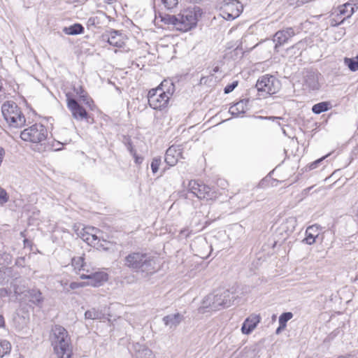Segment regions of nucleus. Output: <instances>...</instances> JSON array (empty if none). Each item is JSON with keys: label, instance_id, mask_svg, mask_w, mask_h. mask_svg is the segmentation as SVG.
<instances>
[{"label": "nucleus", "instance_id": "obj_1", "mask_svg": "<svg viewBox=\"0 0 358 358\" xmlns=\"http://www.w3.org/2000/svg\"><path fill=\"white\" fill-rule=\"evenodd\" d=\"M124 266L131 271L140 273L144 276L156 271V262L153 256L142 252H132L124 259Z\"/></svg>", "mask_w": 358, "mask_h": 358}, {"label": "nucleus", "instance_id": "obj_2", "mask_svg": "<svg viewBox=\"0 0 358 358\" xmlns=\"http://www.w3.org/2000/svg\"><path fill=\"white\" fill-rule=\"evenodd\" d=\"M201 13V10L198 6L188 8L177 15L170 16L169 22L174 25L176 29L185 32L196 27Z\"/></svg>", "mask_w": 358, "mask_h": 358}, {"label": "nucleus", "instance_id": "obj_3", "mask_svg": "<svg viewBox=\"0 0 358 358\" xmlns=\"http://www.w3.org/2000/svg\"><path fill=\"white\" fill-rule=\"evenodd\" d=\"M235 296L229 289L217 290L206 296L203 300V308H210L211 310L229 307Z\"/></svg>", "mask_w": 358, "mask_h": 358}, {"label": "nucleus", "instance_id": "obj_4", "mask_svg": "<svg viewBox=\"0 0 358 358\" xmlns=\"http://www.w3.org/2000/svg\"><path fill=\"white\" fill-rule=\"evenodd\" d=\"M50 339L54 350L58 355L72 352L70 346V338L67 331L63 327L60 325L54 326L52 329Z\"/></svg>", "mask_w": 358, "mask_h": 358}, {"label": "nucleus", "instance_id": "obj_5", "mask_svg": "<svg viewBox=\"0 0 358 358\" xmlns=\"http://www.w3.org/2000/svg\"><path fill=\"white\" fill-rule=\"evenodd\" d=\"M5 120L13 127H21L25 124V117L15 102L6 101L1 106Z\"/></svg>", "mask_w": 358, "mask_h": 358}, {"label": "nucleus", "instance_id": "obj_6", "mask_svg": "<svg viewBox=\"0 0 358 358\" xmlns=\"http://www.w3.org/2000/svg\"><path fill=\"white\" fill-rule=\"evenodd\" d=\"M48 136V130L42 124H34L24 129L20 134V138L24 141L39 143L45 141Z\"/></svg>", "mask_w": 358, "mask_h": 358}, {"label": "nucleus", "instance_id": "obj_7", "mask_svg": "<svg viewBox=\"0 0 358 358\" xmlns=\"http://www.w3.org/2000/svg\"><path fill=\"white\" fill-rule=\"evenodd\" d=\"M170 92H165L162 88L152 89L148 94V103L155 110H162L168 105Z\"/></svg>", "mask_w": 358, "mask_h": 358}, {"label": "nucleus", "instance_id": "obj_8", "mask_svg": "<svg viewBox=\"0 0 358 358\" xmlns=\"http://www.w3.org/2000/svg\"><path fill=\"white\" fill-rule=\"evenodd\" d=\"M243 8L238 0H223L220 3V15L227 20H233L241 15Z\"/></svg>", "mask_w": 358, "mask_h": 358}, {"label": "nucleus", "instance_id": "obj_9", "mask_svg": "<svg viewBox=\"0 0 358 358\" xmlns=\"http://www.w3.org/2000/svg\"><path fill=\"white\" fill-rule=\"evenodd\" d=\"M255 87L259 93L271 95L278 92L280 82L274 76L267 74L259 78Z\"/></svg>", "mask_w": 358, "mask_h": 358}, {"label": "nucleus", "instance_id": "obj_10", "mask_svg": "<svg viewBox=\"0 0 358 358\" xmlns=\"http://www.w3.org/2000/svg\"><path fill=\"white\" fill-rule=\"evenodd\" d=\"M188 188L199 199L211 200L215 196V192L209 186L196 180L189 181Z\"/></svg>", "mask_w": 358, "mask_h": 358}, {"label": "nucleus", "instance_id": "obj_11", "mask_svg": "<svg viewBox=\"0 0 358 358\" xmlns=\"http://www.w3.org/2000/svg\"><path fill=\"white\" fill-rule=\"evenodd\" d=\"M103 38L113 46L122 48L125 45V36L118 30L110 29L103 34Z\"/></svg>", "mask_w": 358, "mask_h": 358}, {"label": "nucleus", "instance_id": "obj_12", "mask_svg": "<svg viewBox=\"0 0 358 358\" xmlns=\"http://www.w3.org/2000/svg\"><path fill=\"white\" fill-rule=\"evenodd\" d=\"M66 97L67 107L71 112L73 117L78 120L87 118L88 114L86 110L75 99L70 97L69 94H66Z\"/></svg>", "mask_w": 358, "mask_h": 358}, {"label": "nucleus", "instance_id": "obj_13", "mask_svg": "<svg viewBox=\"0 0 358 358\" xmlns=\"http://www.w3.org/2000/svg\"><path fill=\"white\" fill-rule=\"evenodd\" d=\"M81 279H87V285L92 287H99L108 279V275L103 271L95 272L90 275L82 274Z\"/></svg>", "mask_w": 358, "mask_h": 358}, {"label": "nucleus", "instance_id": "obj_14", "mask_svg": "<svg viewBox=\"0 0 358 358\" xmlns=\"http://www.w3.org/2000/svg\"><path fill=\"white\" fill-rule=\"evenodd\" d=\"M295 35V32L292 27H287L285 29L277 31L274 35L273 41L275 42V48L282 45L287 43L289 39Z\"/></svg>", "mask_w": 358, "mask_h": 358}, {"label": "nucleus", "instance_id": "obj_15", "mask_svg": "<svg viewBox=\"0 0 358 358\" xmlns=\"http://www.w3.org/2000/svg\"><path fill=\"white\" fill-rule=\"evenodd\" d=\"M181 154L182 149L180 145H172L167 149L164 160L169 166H173L178 162Z\"/></svg>", "mask_w": 358, "mask_h": 358}, {"label": "nucleus", "instance_id": "obj_16", "mask_svg": "<svg viewBox=\"0 0 358 358\" xmlns=\"http://www.w3.org/2000/svg\"><path fill=\"white\" fill-rule=\"evenodd\" d=\"M320 74L317 72L308 71L304 76L305 85L310 90H317L320 88L319 77Z\"/></svg>", "mask_w": 358, "mask_h": 358}, {"label": "nucleus", "instance_id": "obj_17", "mask_svg": "<svg viewBox=\"0 0 358 358\" xmlns=\"http://www.w3.org/2000/svg\"><path fill=\"white\" fill-rule=\"evenodd\" d=\"M184 319L185 317L182 314L176 313L164 316L162 321L166 327L170 329H175Z\"/></svg>", "mask_w": 358, "mask_h": 358}, {"label": "nucleus", "instance_id": "obj_18", "mask_svg": "<svg viewBox=\"0 0 358 358\" xmlns=\"http://www.w3.org/2000/svg\"><path fill=\"white\" fill-rule=\"evenodd\" d=\"M260 322L259 315H252L248 317L242 324L241 331L243 334H250L257 327V324Z\"/></svg>", "mask_w": 358, "mask_h": 358}, {"label": "nucleus", "instance_id": "obj_19", "mask_svg": "<svg viewBox=\"0 0 358 358\" xmlns=\"http://www.w3.org/2000/svg\"><path fill=\"white\" fill-rule=\"evenodd\" d=\"M134 350L136 358H155L152 351L143 345L137 343L134 345Z\"/></svg>", "mask_w": 358, "mask_h": 358}, {"label": "nucleus", "instance_id": "obj_20", "mask_svg": "<svg viewBox=\"0 0 358 358\" xmlns=\"http://www.w3.org/2000/svg\"><path fill=\"white\" fill-rule=\"evenodd\" d=\"M25 296L28 298L29 301L37 306H41L43 302V297L42 293L39 289H31L27 290Z\"/></svg>", "mask_w": 358, "mask_h": 358}, {"label": "nucleus", "instance_id": "obj_21", "mask_svg": "<svg viewBox=\"0 0 358 358\" xmlns=\"http://www.w3.org/2000/svg\"><path fill=\"white\" fill-rule=\"evenodd\" d=\"M319 226L314 224L308 227L306 231V238L303 240L308 245H312L315 242V238L319 235Z\"/></svg>", "mask_w": 358, "mask_h": 358}, {"label": "nucleus", "instance_id": "obj_22", "mask_svg": "<svg viewBox=\"0 0 358 358\" xmlns=\"http://www.w3.org/2000/svg\"><path fill=\"white\" fill-rule=\"evenodd\" d=\"M249 102L248 99H242L236 103L229 108V113L233 116H238L240 114H243L247 110V105Z\"/></svg>", "mask_w": 358, "mask_h": 358}, {"label": "nucleus", "instance_id": "obj_23", "mask_svg": "<svg viewBox=\"0 0 358 358\" xmlns=\"http://www.w3.org/2000/svg\"><path fill=\"white\" fill-rule=\"evenodd\" d=\"M358 8V3H345L338 7L340 15H344V18L350 17Z\"/></svg>", "mask_w": 358, "mask_h": 358}, {"label": "nucleus", "instance_id": "obj_24", "mask_svg": "<svg viewBox=\"0 0 358 358\" xmlns=\"http://www.w3.org/2000/svg\"><path fill=\"white\" fill-rule=\"evenodd\" d=\"M63 31L68 35H78L84 32V27L81 24L76 23L63 29Z\"/></svg>", "mask_w": 358, "mask_h": 358}, {"label": "nucleus", "instance_id": "obj_25", "mask_svg": "<svg viewBox=\"0 0 358 358\" xmlns=\"http://www.w3.org/2000/svg\"><path fill=\"white\" fill-rule=\"evenodd\" d=\"M85 318L87 320H102L104 318V314L95 308H92L85 313Z\"/></svg>", "mask_w": 358, "mask_h": 358}, {"label": "nucleus", "instance_id": "obj_26", "mask_svg": "<svg viewBox=\"0 0 358 358\" xmlns=\"http://www.w3.org/2000/svg\"><path fill=\"white\" fill-rule=\"evenodd\" d=\"M330 108V103L327 101L320 102L312 107V111L315 114H320L327 111Z\"/></svg>", "mask_w": 358, "mask_h": 358}, {"label": "nucleus", "instance_id": "obj_27", "mask_svg": "<svg viewBox=\"0 0 358 358\" xmlns=\"http://www.w3.org/2000/svg\"><path fill=\"white\" fill-rule=\"evenodd\" d=\"M344 64L353 72L358 71V55L352 58L345 57Z\"/></svg>", "mask_w": 358, "mask_h": 358}, {"label": "nucleus", "instance_id": "obj_28", "mask_svg": "<svg viewBox=\"0 0 358 358\" xmlns=\"http://www.w3.org/2000/svg\"><path fill=\"white\" fill-rule=\"evenodd\" d=\"M11 350V344L6 340H0V358L8 355Z\"/></svg>", "mask_w": 358, "mask_h": 358}, {"label": "nucleus", "instance_id": "obj_29", "mask_svg": "<svg viewBox=\"0 0 358 358\" xmlns=\"http://www.w3.org/2000/svg\"><path fill=\"white\" fill-rule=\"evenodd\" d=\"M296 226V220L294 217H289L282 225L285 231L292 233L294 231Z\"/></svg>", "mask_w": 358, "mask_h": 358}, {"label": "nucleus", "instance_id": "obj_30", "mask_svg": "<svg viewBox=\"0 0 358 358\" xmlns=\"http://www.w3.org/2000/svg\"><path fill=\"white\" fill-rule=\"evenodd\" d=\"M71 264L75 270H84L85 259L83 257H73L71 259Z\"/></svg>", "mask_w": 358, "mask_h": 358}, {"label": "nucleus", "instance_id": "obj_31", "mask_svg": "<svg viewBox=\"0 0 358 358\" xmlns=\"http://www.w3.org/2000/svg\"><path fill=\"white\" fill-rule=\"evenodd\" d=\"M101 17L105 18L106 15L103 13H100V16L91 17L87 20V27H97L101 23Z\"/></svg>", "mask_w": 358, "mask_h": 358}, {"label": "nucleus", "instance_id": "obj_32", "mask_svg": "<svg viewBox=\"0 0 358 358\" xmlns=\"http://www.w3.org/2000/svg\"><path fill=\"white\" fill-rule=\"evenodd\" d=\"M293 317V314L291 312H285L280 315L279 317V324L281 327H286L287 322L291 320Z\"/></svg>", "mask_w": 358, "mask_h": 358}, {"label": "nucleus", "instance_id": "obj_33", "mask_svg": "<svg viewBox=\"0 0 358 358\" xmlns=\"http://www.w3.org/2000/svg\"><path fill=\"white\" fill-rule=\"evenodd\" d=\"M161 2L167 10H171L177 6L179 0H161Z\"/></svg>", "mask_w": 358, "mask_h": 358}, {"label": "nucleus", "instance_id": "obj_34", "mask_svg": "<svg viewBox=\"0 0 358 358\" xmlns=\"http://www.w3.org/2000/svg\"><path fill=\"white\" fill-rule=\"evenodd\" d=\"M161 162L160 157H155L152 159L150 166L153 173H156L158 171Z\"/></svg>", "mask_w": 358, "mask_h": 358}, {"label": "nucleus", "instance_id": "obj_35", "mask_svg": "<svg viewBox=\"0 0 358 358\" xmlns=\"http://www.w3.org/2000/svg\"><path fill=\"white\" fill-rule=\"evenodd\" d=\"M9 200V196L6 191L0 187V205L3 206L6 203H7Z\"/></svg>", "mask_w": 358, "mask_h": 358}, {"label": "nucleus", "instance_id": "obj_36", "mask_svg": "<svg viewBox=\"0 0 358 358\" xmlns=\"http://www.w3.org/2000/svg\"><path fill=\"white\" fill-rule=\"evenodd\" d=\"M325 157H326V156L321 157L320 159H318L315 160V162L310 163L306 167V169H308L309 171H310V170H313V169H316L318 166L319 164H320L324 160V159Z\"/></svg>", "mask_w": 358, "mask_h": 358}, {"label": "nucleus", "instance_id": "obj_37", "mask_svg": "<svg viewBox=\"0 0 358 358\" xmlns=\"http://www.w3.org/2000/svg\"><path fill=\"white\" fill-rule=\"evenodd\" d=\"M238 85V81H234L233 83L227 85L224 89V92L225 94H229Z\"/></svg>", "mask_w": 358, "mask_h": 358}, {"label": "nucleus", "instance_id": "obj_38", "mask_svg": "<svg viewBox=\"0 0 358 358\" xmlns=\"http://www.w3.org/2000/svg\"><path fill=\"white\" fill-rule=\"evenodd\" d=\"M126 146H127V150H129V152H130V154L131 155H135V154L136 153V150L133 148V145H132V143H131V141L129 138L127 139V143H126Z\"/></svg>", "mask_w": 358, "mask_h": 358}, {"label": "nucleus", "instance_id": "obj_39", "mask_svg": "<svg viewBox=\"0 0 358 358\" xmlns=\"http://www.w3.org/2000/svg\"><path fill=\"white\" fill-rule=\"evenodd\" d=\"M5 90L3 86L2 80L0 78V102L5 98Z\"/></svg>", "mask_w": 358, "mask_h": 358}, {"label": "nucleus", "instance_id": "obj_40", "mask_svg": "<svg viewBox=\"0 0 358 358\" xmlns=\"http://www.w3.org/2000/svg\"><path fill=\"white\" fill-rule=\"evenodd\" d=\"M86 105L90 106L91 103L93 102V101L88 98V96L85 94L84 95H80V98Z\"/></svg>", "mask_w": 358, "mask_h": 358}, {"label": "nucleus", "instance_id": "obj_41", "mask_svg": "<svg viewBox=\"0 0 358 358\" xmlns=\"http://www.w3.org/2000/svg\"><path fill=\"white\" fill-rule=\"evenodd\" d=\"M6 282V271L0 269V284L3 285Z\"/></svg>", "mask_w": 358, "mask_h": 358}, {"label": "nucleus", "instance_id": "obj_42", "mask_svg": "<svg viewBox=\"0 0 358 358\" xmlns=\"http://www.w3.org/2000/svg\"><path fill=\"white\" fill-rule=\"evenodd\" d=\"M15 264L18 266H22V267L24 266L25 257H22L17 258V259L16 260Z\"/></svg>", "mask_w": 358, "mask_h": 358}, {"label": "nucleus", "instance_id": "obj_43", "mask_svg": "<svg viewBox=\"0 0 358 358\" xmlns=\"http://www.w3.org/2000/svg\"><path fill=\"white\" fill-rule=\"evenodd\" d=\"M73 90L78 95H79L80 97V95H84L85 94L84 89L81 86H80L77 88L74 87Z\"/></svg>", "mask_w": 358, "mask_h": 358}, {"label": "nucleus", "instance_id": "obj_44", "mask_svg": "<svg viewBox=\"0 0 358 358\" xmlns=\"http://www.w3.org/2000/svg\"><path fill=\"white\" fill-rule=\"evenodd\" d=\"M10 294V292L6 288L0 289V298L7 296Z\"/></svg>", "mask_w": 358, "mask_h": 358}, {"label": "nucleus", "instance_id": "obj_45", "mask_svg": "<svg viewBox=\"0 0 358 358\" xmlns=\"http://www.w3.org/2000/svg\"><path fill=\"white\" fill-rule=\"evenodd\" d=\"M132 156L134 158V162L136 164H141L143 162V157L138 156L136 153L135 154V155H132Z\"/></svg>", "mask_w": 358, "mask_h": 358}, {"label": "nucleus", "instance_id": "obj_46", "mask_svg": "<svg viewBox=\"0 0 358 358\" xmlns=\"http://www.w3.org/2000/svg\"><path fill=\"white\" fill-rule=\"evenodd\" d=\"M83 284L80 283V282H73L70 284V287L73 289L78 288L80 287H83Z\"/></svg>", "mask_w": 358, "mask_h": 358}, {"label": "nucleus", "instance_id": "obj_47", "mask_svg": "<svg viewBox=\"0 0 358 358\" xmlns=\"http://www.w3.org/2000/svg\"><path fill=\"white\" fill-rule=\"evenodd\" d=\"M90 234L87 233L83 235V239L86 241L88 244H90V240L92 238Z\"/></svg>", "mask_w": 358, "mask_h": 358}, {"label": "nucleus", "instance_id": "obj_48", "mask_svg": "<svg viewBox=\"0 0 358 358\" xmlns=\"http://www.w3.org/2000/svg\"><path fill=\"white\" fill-rule=\"evenodd\" d=\"M180 234L181 236L187 238L189 237L190 233L187 229H183L180 231Z\"/></svg>", "mask_w": 358, "mask_h": 358}, {"label": "nucleus", "instance_id": "obj_49", "mask_svg": "<svg viewBox=\"0 0 358 358\" xmlns=\"http://www.w3.org/2000/svg\"><path fill=\"white\" fill-rule=\"evenodd\" d=\"M91 237H92V238L90 240V245H92V244L96 245V241L98 240V237L94 234L91 235Z\"/></svg>", "mask_w": 358, "mask_h": 358}, {"label": "nucleus", "instance_id": "obj_50", "mask_svg": "<svg viewBox=\"0 0 358 358\" xmlns=\"http://www.w3.org/2000/svg\"><path fill=\"white\" fill-rule=\"evenodd\" d=\"M59 358H72V352L59 355Z\"/></svg>", "mask_w": 358, "mask_h": 358}, {"label": "nucleus", "instance_id": "obj_51", "mask_svg": "<svg viewBox=\"0 0 358 358\" xmlns=\"http://www.w3.org/2000/svg\"><path fill=\"white\" fill-rule=\"evenodd\" d=\"M220 70L219 66H215L213 69L212 73H210L211 75H213V73L218 72Z\"/></svg>", "mask_w": 358, "mask_h": 358}, {"label": "nucleus", "instance_id": "obj_52", "mask_svg": "<svg viewBox=\"0 0 358 358\" xmlns=\"http://www.w3.org/2000/svg\"><path fill=\"white\" fill-rule=\"evenodd\" d=\"M4 325V318L3 315H0V327H3Z\"/></svg>", "mask_w": 358, "mask_h": 358}, {"label": "nucleus", "instance_id": "obj_53", "mask_svg": "<svg viewBox=\"0 0 358 358\" xmlns=\"http://www.w3.org/2000/svg\"><path fill=\"white\" fill-rule=\"evenodd\" d=\"M285 328V327H281V325H280V324H279V327L277 328L275 333H276L277 334H280V332L282 329H284Z\"/></svg>", "mask_w": 358, "mask_h": 358}, {"label": "nucleus", "instance_id": "obj_54", "mask_svg": "<svg viewBox=\"0 0 358 358\" xmlns=\"http://www.w3.org/2000/svg\"><path fill=\"white\" fill-rule=\"evenodd\" d=\"M298 3H305L308 2L310 0H296Z\"/></svg>", "mask_w": 358, "mask_h": 358}, {"label": "nucleus", "instance_id": "obj_55", "mask_svg": "<svg viewBox=\"0 0 358 358\" xmlns=\"http://www.w3.org/2000/svg\"><path fill=\"white\" fill-rule=\"evenodd\" d=\"M187 1H189V3H197L201 2L202 0H187Z\"/></svg>", "mask_w": 358, "mask_h": 358}, {"label": "nucleus", "instance_id": "obj_56", "mask_svg": "<svg viewBox=\"0 0 358 358\" xmlns=\"http://www.w3.org/2000/svg\"><path fill=\"white\" fill-rule=\"evenodd\" d=\"M99 247L103 248V249L104 250H108V248H105V247L103 246V244H101V243L100 244Z\"/></svg>", "mask_w": 358, "mask_h": 358}, {"label": "nucleus", "instance_id": "obj_57", "mask_svg": "<svg viewBox=\"0 0 358 358\" xmlns=\"http://www.w3.org/2000/svg\"><path fill=\"white\" fill-rule=\"evenodd\" d=\"M110 1H111V0H106V1H105V2H106V3H110Z\"/></svg>", "mask_w": 358, "mask_h": 358}, {"label": "nucleus", "instance_id": "obj_58", "mask_svg": "<svg viewBox=\"0 0 358 358\" xmlns=\"http://www.w3.org/2000/svg\"><path fill=\"white\" fill-rule=\"evenodd\" d=\"M23 322H24V324H26V323H27V320H25V318H23Z\"/></svg>", "mask_w": 358, "mask_h": 358}, {"label": "nucleus", "instance_id": "obj_59", "mask_svg": "<svg viewBox=\"0 0 358 358\" xmlns=\"http://www.w3.org/2000/svg\"><path fill=\"white\" fill-rule=\"evenodd\" d=\"M338 358H349V357H343V356H341V357H339Z\"/></svg>", "mask_w": 358, "mask_h": 358}]
</instances>
